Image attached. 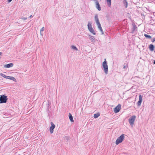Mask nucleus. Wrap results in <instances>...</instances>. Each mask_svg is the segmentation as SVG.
<instances>
[{"label": "nucleus", "instance_id": "1", "mask_svg": "<svg viewBox=\"0 0 155 155\" xmlns=\"http://www.w3.org/2000/svg\"><path fill=\"white\" fill-rule=\"evenodd\" d=\"M102 66L104 69V73L106 74H107L108 72V67L106 59H104V61L103 62Z\"/></svg>", "mask_w": 155, "mask_h": 155}, {"label": "nucleus", "instance_id": "10", "mask_svg": "<svg viewBox=\"0 0 155 155\" xmlns=\"http://www.w3.org/2000/svg\"><path fill=\"white\" fill-rule=\"evenodd\" d=\"M148 48H149V49H150V50L151 51H153L154 50L155 46L153 44H150V45H149Z\"/></svg>", "mask_w": 155, "mask_h": 155}, {"label": "nucleus", "instance_id": "12", "mask_svg": "<svg viewBox=\"0 0 155 155\" xmlns=\"http://www.w3.org/2000/svg\"><path fill=\"white\" fill-rule=\"evenodd\" d=\"M89 38L91 40V42H94L95 41L94 38L93 36L89 35Z\"/></svg>", "mask_w": 155, "mask_h": 155}, {"label": "nucleus", "instance_id": "17", "mask_svg": "<svg viewBox=\"0 0 155 155\" xmlns=\"http://www.w3.org/2000/svg\"><path fill=\"white\" fill-rule=\"evenodd\" d=\"M107 4L109 7H110L111 4V0H106Z\"/></svg>", "mask_w": 155, "mask_h": 155}, {"label": "nucleus", "instance_id": "27", "mask_svg": "<svg viewBox=\"0 0 155 155\" xmlns=\"http://www.w3.org/2000/svg\"><path fill=\"white\" fill-rule=\"evenodd\" d=\"M21 19L23 20H26L27 19V17H21Z\"/></svg>", "mask_w": 155, "mask_h": 155}, {"label": "nucleus", "instance_id": "22", "mask_svg": "<svg viewBox=\"0 0 155 155\" xmlns=\"http://www.w3.org/2000/svg\"><path fill=\"white\" fill-rule=\"evenodd\" d=\"M98 28L100 30V31L101 32L102 34H103L104 33V31L101 27V26L100 27H99V28Z\"/></svg>", "mask_w": 155, "mask_h": 155}, {"label": "nucleus", "instance_id": "13", "mask_svg": "<svg viewBox=\"0 0 155 155\" xmlns=\"http://www.w3.org/2000/svg\"><path fill=\"white\" fill-rule=\"evenodd\" d=\"M94 19L96 23L100 22L97 14H96L94 16Z\"/></svg>", "mask_w": 155, "mask_h": 155}, {"label": "nucleus", "instance_id": "34", "mask_svg": "<svg viewBox=\"0 0 155 155\" xmlns=\"http://www.w3.org/2000/svg\"><path fill=\"white\" fill-rule=\"evenodd\" d=\"M153 63V64H155V60L154 61Z\"/></svg>", "mask_w": 155, "mask_h": 155}, {"label": "nucleus", "instance_id": "18", "mask_svg": "<svg viewBox=\"0 0 155 155\" xmlns=\"http://www.w3.org/2000/svg\"><path fill=\"white\" fill-rule=\"evenodd\" d=\"M100 115V114L99 113L95 114H94V117L95 118H97Z\"/></svg>", "mask_w": 155, "mask_h": 155}, {"label": "nucleus", "instance_id": "20", "mask_svg": "<svg viewBox=\"0 0 155 155\" xmlns=\"http://www.w3.org/2000/svg\"><path fill=\"white\" fill-rule=\"evenodd\" d=\"M71 47V48L73 50L77 51L78 50V48L74 45H72Z\"/></svg>", "mask_w": 155, "mask_h": 155}, {"label": "nucleus", "instance_id": "11", "mask_svg": "<svg viewBox=\"0 0 155 155\" xmlns=\"http://www.w3.org/2000/svg\"><path fill=\"white\" fill-rule=\"evenodd\" d=\"M13 66V64L12 63H11L4 65V67L5 68H9L12 67Z\"/></svg>", "mask_w": 155, "mask_h": 155}, {"label": "nucleus", "instance_id": "4", "mask_svg": "<svg viewBox=\"0 0 155 155\" xmlns=\"http://www.w3.org/2000/svg\"><path fill=\"white\" fill-rule=\"evenodd\" d=\"M6 96L3 95L0 97V104L6 103L8 98Z\"/></svg>", "mask_w": 155, "mask_h": 155}, {"label": "nucleus", "instance_id": "28", "mask_svg": "<svg viewBox=\"0 0 155 155\" xmlns=\"http://www.w3.org/2000/svg\"><path fill=\"white\" fill-rule=\"evenodd\" d=\"M11 76H7V79H10V78H11Z\"/></svg>", "mask_w": 155, "mask_h": 155}, {"label": "nucleus", "instance_id": "5", "mask_svg": "<svg viewBox=\"0 0 155 155\" xmlns=\"http://www.w3.org/2000/svg\"><path fill=\"white\" fill-rule=\"evenodd\" d=\"M136 118L135 115H133L131 116L128 120L131 126H132L134 124V121Z\"/></svg>", "mask_w": 155, "mask_h": 155}, {"label": "nucleus", "instance_id": "30", "mask_svg": "<svg viewBox=\"0 0 155 155\" xmlns=\"http://www.w3.org/2000/svg\"><path fill=\"white\" fill-rule=\"evenodd\" d=\"M49 104H48V109H47L48 110L49 109Z\"/></svg>", "mask_w": 155, "mask_h": 155}, {"label": "nucleus", "instance_id": "14", "mask_svg": "<svg viewBox=\"0 0 155 155\" xmlns=\"http://www.w3.org/2000/svg\"><path fill=\"white\" fill-rule=\"evenodd\" d=\"M137 28V27L135 24H132V31L133 32H134Z\"/></svg>", "mask_w": 155, "mask_h": 155}, {"label": "nucleus", "instance_id": "16", "mask_svg": "<svg viewBox=\"0 0 155 155\" xmlns=\"http://www.w3.org/2000/svg\"><path fill=\"white\" fill-rule=\"evenodd\" d=\"M123 3L125 8H127V2L126 0H124L123 1Z\"/></svg>", "mask_w": 155, "mask_h": 155}, {"label": "nucleus", "instance_id": "3", "mask_svg": "<svg viewBox=\"0 0 155 155\" xmlns=\"http://www.w3.org/2000/svg\"><path fill=\"white\" fill-rule=\"evenodd\" d=\"M124 135L123 134L117 138L116 141V144L118 145L123 141L124 139Z\"/></svg>", "mask_w": 155, "mask_h": 155}, {"label": "nucleus", "instance_id": "2", "mask_svg": "<svg viewBox=\"0 0 155 155\" xmlns=\"http://www.w3.org/2000/svg\"><path fill=\"white\" fill-rule=\"evenodd\" d=\"M87 25L89 31L94 35H95L96 33L92 27V23L91 22H88Z\"/></svg>", "mask_w": 155, "mask_h": 155}, {"label": "nucleus", "instance_id": "32", "mask_svg": "<svg viewBox=\"0 0 155 155\" xmlns=\"http://www.w3.org/2000/svg\"><path fill=\"white\" fill-rule=\"evenodd\" d=\"M2 54V52H0V56H1ZM1 58L0 57V58Z\"/></svg>", "mask_w": 155, "mask_h": 155}, {"label": "nucleus", "instance_id": "15", "mask_svg": "<svg viewBox=\"0 0 155 155\" xmlns=\"http://www.w3.org/2000/svg\"><path fill=\"white\" fill-rule=\"evenodd\" d=\"M69 117L70 120L71 122H73L74 121L73 120V117H72L71 114L70 113H69Z\"/></svg>", "mask_w": 155, "mask_h": 155}, {"label": "nucleus", "instance_id": "36", "mask_svg": "<svg viewBox=\"0 0 155 155\" xmlns=\"http://www.w3.org/2000/svg\"><path fill=\"white\" fill-rule=\"evenodd\" d=\"M154 52L155 53V50L154 51Z\"/></svg>", "mask_w": 155, "mask_h": 155}, {"label": "nucleus", "instance_id": "29", "mask_svg": "<svg viewBox=\"0 0 155 155\" xmlns=\"http://www.w3.org/2000/svg\"><path fill=\"white\" fill-rule=\"evenodd\" d=\"M154 41H155V38H154L152 40V42H153Z\"/></svg>", "mask_w": 155, "mask_h": 155}, {"label": "nucleus", "instance_id": "9", "mask_svg": "<svg viewBox=\"0 0 155 155\" xmlns=\"http://www.w3.org/2000/svg\"><path fill=\"white\" fill-rule=\"evenodd\" d=\"M96 7L99 11L101 10V7L98 1H96L95 2Z\"/></svg>", "mask_w": 155, "mask_h": 155}, {"label": "nucleus", "instance_id": "24", "mask_svg": "<svg viewBox=\"0 0 155 155\" xmlns=\"http://www.w3.org/2000/svg\"><path fill=\"white\" fill-rule=\"evenodd\" d=\"M127 67V65L126 63H124L123 65V68L124 69H125Z\"/></svg>", "mask_w": 155, "mask_h": 155}, {"label": "nucleus", "instance_id": "23", "mask_svg": "<svg viewBox=\"0 0 155 155\" xmlns=\"http://www.w3.org/2000/svg\"><path fill=\"white\" fill-rule=\"evenodd\" d=\"M10 80H12L15 82H16V80L14 77H13L11 76V78H10Z\"/></svg>", "mask_w": 155, "mask_h": 155}, {"label": "nucleus", "instance_id": "33", "mask_svg": "<svg viewBox=\"0 0 155 155\" xmlns=\"http://www.w3.org/2000/svg\"><path fill=\"white\" fill-rule=\"evenodd\" d=\"M32 17V15H31L29 17V18H31Z\"/></svg>", "mask_w": 155, "mask_h": 155}, {"label": "nucleus", "instance_id": "31", "mask_svg": "<svg viewBox=\"0 0 155 155\" xmlns=\"http://www.w3.org/2000/svg\"><path fill=\"white\" fill-rule=\"evenodd\" d=\"M12 0H8V2H10L12 1Z\"/></svg>", "mask_w": 155, "mask_h": 155}, {"label": "nucleus", "instance_id": "26", "mask_svg": "<svg viewBox=\"0 0 155 155\" xmlns=\"http://www.w3.org/2000/svg\"><path fill=\"white\" fill-rule=\"evenodd\" d=\"M96 24L97 25L98 28L101 26V24L100 23V22L96 23Z\"/></svg>", "mask_w": 155, "mask_h": 155}, {"label": "nucleus", "instance_id": "35", "mask_svg": "<svg viewBox=\"0 0 155 155\" xmlns=\"http://www.w3.org/2000/svg\"><path fill=\"white\" fill-rule=\"evenodd\" d=\"M94 1L96 2V1H98L97 0H93Z\"/></svg>", "mask_w": 155, "mask_h": 155}, {"label": "nucleus", "instance_id": "7", "mask_svg": "<svg viewBox=\"0 0 155 155\" xmlns=\"http://www.w3.org/2000/svg\"><path fill=\"white\" fill-rule=\"evenodd\" d=\"M121 108V105L119 104L117 106L114 110V111L115 113H117L119 112Z\"/></svg>", "mask_w": 155, "mask_h": 155}, {"label": "nucleus", "instance_id": "6", "mask_svg": "<svg viewBox=\"0 0 155 155\" xmlns=\"http://www.w3.org/2000/svg\"><path fill=\"white\" fill-rule=\"evenodd\" d=\"M51 126L50 127L49 130L50 133L51 134H52L53 132L54 129L55 128V126L54 124L52 122H51Z\"/></svg>", "mask_w": 155, "mask_h": 155}, {"label": "nucleus", "instance_id": "19", "mask_svg": "<svg viewBox=\"0 0 155 155\" xmlns=\"http://www.w3.org/2000/svg\"><path fill=\"white\" fill-rule=\"evenodd\" d=\"M144 36L146 38H148L150 39H151V36L150 35H148L146 34H144Z\"/></svg>", "mask_w": 155, "mask_h": 155}, {"label": "nucleus", "instance_id": "21", "mask_svg": "<svg viewBox=\"0 0 155 155\" xmlns=\"http://www.w3.org/2000/svg\"><path fill=\"white\" fill-rule=\"evenodd\" d=\"M0 75L1 76L4 78H5L7 79V76L5 75V74H3V73H0Z\"/></svg>", "mask_w": 155, "mask_h": 155}, {"label": "nucleus", "instance_id": "25", "mask_svg": "<svg viewBox=\"0 0 155 155\" xmlns=\"http://www.w3.org/2000/svg\"><path fill=\"white\" fill-rule=\"evenodd\" d=\"M45 29V28L44 27H43L41 28L40 29V31L41 33V32L43 31Z\"/></svg>", "mask_w": 155, "mask_h": 155}, {"label": "nucleus", "instance_id": "8", "mask_svg": "<svg viewBox=\"0 0 155 155\" xmlns=\"http://www.w3.org/2000/svg\"><path fill=\"white\" fill-rule=\"evenodd\" d=\"M139 100L137 103V105L138 107L140 106L142 101V97L141 95H140L139 96Z\"/></svg>", "mask_w": 155, "mask_h": 155}]
</instances>
